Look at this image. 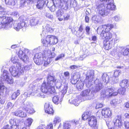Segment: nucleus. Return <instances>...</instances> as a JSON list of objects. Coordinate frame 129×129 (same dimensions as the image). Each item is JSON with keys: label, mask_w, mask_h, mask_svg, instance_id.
<instances>
[{"label": "nucleus", "mask_w": 129, "mask_h": 129, "mask_svg": "<svg viewBox=\"0 0 129 129\" xmlns=\"http://www.w3.org/2000/svg\"><path fill=\"white\" fill-rule=\"evenodd\" d=\"M46 0H37V4L36 5L37 8L40 10L43 9L46 4Z\"/></svg>", "instance_id": "22"}, {"label": "nucleus", "mask_w": 129, "mask_h": 129, "mask_svg": "<svg viewBox=\"0 0 129 129\" xmlns=\"http://www.w3.org/2000/svg\"><path fill=\"white\" fill-rule=\"evenodd\" d=\"M93 83L94 82H92V81H86V85L87 87H89L93 84Z\"/></svg>", "instance_id": "56"}, {"label": "nucleus", "mask_w": 129, "mask_h": 129, "mask_svg": "<svg viewBox=\"0 0 129 129\" xmlns=\"http://www.w3.org/2000/svg\"><path fill=\"white\" fill-rule=\"evenodd\" d=\"M92 20L98 22H99L102 20L101 17L99 15H94L92 17Z\"/></svg>", "instance_id": "36"}, {"label": "nucleus", "mask_w": 129, "mask_h": 129, "mask_svg": "<svg viewBox=\"0 0 129 129\" xmlns=\"http://www.w3.org/2000/svg\"><path fill=\"white\" fill-rule=\"evenodd\" d=\"M47 40L49 41L50 45L56 44L57 43L58 41L56 36L50 35L47 36Z\"/></svg>", "instance_id": "19"}, {"label": "nucleus", "mask_w": 129, "mask_h": 129, "mask_svg": "<svg viewBox=\"0 0 129 129\" xmlns=\"http://www.w3.org/2000/svg\"><path fill=\"white\" fill-rule=\"evenodd\" d=\"M90 92V90L89 89H87L83 91L81 94L83 96H85L86 98V99L87 100H90L92 99L94 97L93 94L91 93L89 95V94Z\"/></svg>", "instance_id": "15"}, {"label": "nucleus", "mask_w": 129, "mask_h": 129, "mask_svg": "<svg viewBox=\"0 0 129 129\" xmlns=\"http://www.w3.org/2000/svg\"><path fill=\"white\" fill-rule=\"evenodd\" d=\"M113 0H109L108 2L105 3V7L107 10H108L109 12L110 10H115L116 9V6L114 4Z\"/></svg>", "instance_id": "14"}, {"label": "nucleus", "mask_w": 129, "mask_h": 129, "mask_svg": "<svg viewBox=\"0 0 129 129\" xmlns=\"http://www.w3.org/2000/svg\"><path fill=\"white\" fill-rule=\"evenodd\" d=\"M18 55L20 58L23 60L24 62L26 63L29 60V58L28 56L23 53L21 50L19 51Z\"/></svg>", "instance_id": "20"}, {"label": "nucleus", "mask_w": 129, "mask_h": 129, "mask_svg": "<svg viewBox=\"0 0 129 129\" xmlns=\"http://www.w3.org/2000/svg\"><path fill=\"white\" fill-rule=\"evenodd\" d=\"M54 77L50 75L48 76L47 78V81H54Z\"/></svg>", "instance_id": "62"}, {"label": "nucleus", "mask_w": 129, "mask_h": 129, "mask_svg": "<svg viewBox=\"0 0 129 129\" xmlns=\"http://www.w3.org/2000/svg\"><path fill=\"white\" fill-rule=\"evenodd\" d=\"M20 21H14L12 23L13 18L10 17L0 16V25H1V28L5 29H9L13 27L17 31H19L20 29L24 26L25 23L24 20L20 21L21 17L19 19Z\"/></svg>", "instance_id": "1"}, {"label": "nucleus", "mask_w": 129, "mask_h": 129, "mask_svg": "<svg viewBox=\"0 0 129 129\" xmlns=\"http://www.w3.org/2000/svg\"><path fill=\"white\" fill-rule=\"evenodd\" d=\"M12 76L10 75L8 71L4 70L3 75L1 76L0 81H12Z\"/></svg>", "instance_id": "12"}, {"label": "nucleus", "mask_w": 129, "mask_h": 129, "mask_svg": "<svg viewBox=\"0 0 129 129\" xmlns=\"http://www.w3.org/2000/svg\"><path fill=\"white\" fill-rule=\"evenodd\" d=\"M40 19L38 18L33 17L30 20V25L31 26H35L39 24Z\"/></svg>", "instance_id": "25"}, {"label": "nucleus", "mask_w": 129, "mask_h": 129, "mask_svg": "<svg viewBox=\"0 0 129 129\" xmlns=\"http://www.w3.org/2000/svg\"><path fill=\"white\" fill-rule=\"evenodd\" d=\"M87 55V54H84L82 55L79 58V60H82L84 59L85 58Z\"/></svg>", "instance_id": "59"}, {"label": "nucleus", "mask_w": 129, "mask_h": 129, "mask_svg": "<svg viewBox=\"0 0 129 129\" xmlns=\"http://www.w3.org/2000/svg\"><path fill=\"white\" fill-rule=\"evenodd\" d=\"M30 3L29 2H28L27 0H21L20 1L19 8H21L28 5H29Z\"/></svg>", "instance_id": "27"}, {"label": "nucleus", "mask_w": 129, "mask_h": 129, "mask_svg": "<svg viewBox=\"0 0 129 129\" xmlns=\"http://www.w3.org/2000/svg\"><path fill=\"white\" fill-rule=\"evenodd\" d=\"M19 113L20 114H19L18 117H25L26 116V113H24V112L22 111L21 110H20Z\"/></svg>", "instance_id": "54"}, {"label": "nucleus", "mask_w": 129, "mask_h": 129, "mask_svg": "<svg viewBox=\"0 0 129 129\" xmlns=\"http://www.w3.org/2000/svg\"><path fill=\"white\" fill-rule=\"evenodd\" d=\"M54 29L50 25L47 24L43 26V31L41 34L42 37H44L48 33H51L53 31Z\"/></svg>", "instance_id": "11"}, {"label": "nucleus", "mask_w": 129, "mask_h": 129, "mask_svg": "<svg viewBox=\"0 0 129 129\" xmlns=\"http://www.w3.org/2000/svg\"><path fill=\"white\" fill-rule=\"evenodd\" d=\"M6 5L14 6L17 3V0H4Z\"/></svg>", "instance_id": "30"}, {"label": "nucleus", "mask_w": 129, "mask_h": 129, "mask_svg": "<svg viewBox=\"0 0 129 129\" xmlns=\"http://www.w3.org/2000/svg\"><path fill=\"white\" fill-rule=\"evenodd\" d=\"M128 81H122L120 83V86L122 88H125L128 85Z\"/></svg>", "instance_id": "42"}, {"label": "nucleus", "mask_w": 129, "mask_h": 129, "mask_svg": "<svg viewBox=\"0 0 129 129\" xmlns=\"http://www.w3.org/2000/svg\"><path fill=\"white\" fill-rule=\"evenodd\" d=\"M63 14V11L61 9L58 10L56 13L57 16L58 17H61Z\"/></svg>", "instance_id": "43"}, {"label": "nucleus", "mask_w": 129, "mask_h": 129, "mask_svg": "<svg viewBox=\"0 0 129 129\" xmlns=\"http://www.w3.org/2000/svg\"><path fill=\"white\" fill-rule=\"evenodd\" d=\"M70 3V0H57L56 4L57 7L61 8L64 5L67 6Z\"/></svg>", "instance_id": "16"}, {"label": "nucleus", "mask_w": 129, "mask_h": 129, "mask_svg": "<svg viewBox=\"0 0 129 129\" xmlns=\"http://www.w3.org/2000/svg\"><path fill=\"white\" fill-rule=\"evenodd\" d=\"M70 15L68 14H64L63 17L64 20H67L70 18Z\"/></svg>", "instance_id": "57"}, {"label": "nucleus", "mask_w": 129, "mask_h": 129, "mask_svg": "<svg viewBox=\"0 0 129 129\" xmlns=\"http://www.w3.org/2000/svg\"><path fill=\"white\" fill-rule=\"evenodd\" d=\"M68 86L67 85H66L64 86V87L61 91L59 92V96L58 95L55 96L52 99V101L53 102L56 104H58L59 102V96L61 98L60 99V102H61L62 100V98L64 96L67 91V89L68 88Z\"/></svg>", "instance_id": "7"}, {"label": "nucleus", "mask_w": 129, "mask_h": 129, "mask_svg": "<svg viewBox=\"0 0 129 129\" xmlns=\"http://www.w3.org/2000/svg\"><path fill=\"white\" fill-rule=\"evenodd\" d=\"M14 105L10 102H8L7 105V107L8 109H12L14 107Z\"/></svg>", "instance_id": "50"}, {"label": "nucleus", "mask_w": 129, "mask_h": 129, "mask_svg": "<svg viewBox=\"0 0 129 129\" xmlns=\"http://www.w3.org/2000/svg\"><path fill=\"white\" fill-rule=\"evenodd\" d=\"M60 118L57 116H55L54 118V123H55L57 122H59L60 121Z\"/></svg>", "instance_id": "51"}, {"label": "nucleus", "mask_w": 129, "mask_h": 129, "mask_svg": "<svg viewBox=\"0 0 129 129\" xmlns=\"http://www.w3.org/2000/svg\"><path fill=\"white\" fill-rule=\"evenodd\" d=\"M111 79V77L109 78L107 74L104 73L100 78H98V77L96 78V80L99 81L100 80L101 81H109V80H110Z\"/></svg>", "instance_id": "28"}, {"label": "nucleus", "mask_w": 129, "mask_h": 129, "mask_svg": "<svg viewBox=\"0 0 129 129\" xmlns=\"http://www.w3.org/2000/svg\"><path fill=\"white\" fill-rule=\"evenodd\" d=\"M17 120L15 119H11L9 120V122L11 124L13 125H15L17 124V123H16V121Z\"/></svg>", "instance_id": "53"}, {"label": "nucleus", "mask_w": 129, "mask_h": 129, "mask_svg": "<svg viewBox=\"0 0 129 129\" xmlns=\"http://www.w3.org/2000/svg\"><path fill=\"white\" fill-rule=\"evenodd\" d=\"M56 56L54 52L45 51L43 53L41 52L36 54L34 57V60L37 65L43 64L45 66H47L50 64L52 60V59Z\"/></svg>", "instance_id": "2"}, {"label": "nucleus", "mask_w": 129, "mask_h": 129, "mask_svg": "<svg viewBox=\"0 0 129 129\" xmlns=\"http://www.w3.org/2000/svg\"><path fill=\"white\" fill-rule=\"evenodd\" d=\"M35 85L33 84H30L29 86L27 89V92H25L24 94L21 95V96L23 98V100H24L26 99L28 97L30 96V95H35V96H38V93H40L41 91L40 89H38L35 90Z\"/></svg>", "instance_id": "4"}, {"label": "nucleus", "mask_w": 129, "mask_h": 129, "mask_svg": "<svg viewBox=\"0 0 129 129\" xmlns=\"http://www.w3.org/2000/svg\"><path fill=\"white\" fill-rule=\"evenodd\" d=\"M9 129H19V125L18 124L12 125L9 127Z\"/></svg>", "instance_id": "55"}, {"label": "nucleus", "mask_w": 129, "mask_h": 129, "mask_svg": "<svg viewBox=\"0 0 129 129\" xmlns=\"http://www.w3.org/2000/svg\"><path fill=\"white\" fill-rule=\"evenodd\" d=\"M45 16L47 17L49 19H52L53 18V15L49 13H46L45 14Z\"/></svg>", "instance_id": "58"}, {"label": "nucleus", "mask_w": 129, "mask_h": 129, "mask_svg": "<svg viewBox=\"0 0 129 129\" xmlns=\"http://www.w3.org/2000/svg\"><path fill=\"white\" fill-rule=\"evenodd\" d=\"M80 76L79 75H77L75 74L72 76V80L74 81H79V79Z\"/></svg>", "instance_id": "45"}, {"label": "nucleus", "mask_w": 129, "mask_h": 129, "mask_svg": "<svg viewBox=\"0 0 129 129\" xmlns=\"http://www.w3.org/2000/svg\"><path fill=\"white\" fill-rule=\"evenodd\" d=\"M86 80L88 81H93L94 78V73L93 70H89L86 75Z\"/></svg>", "instance_id": "21"}, {"label": "nucleus", "mask_w": 129, "mask_h": 129, "mask_svg": "<svg viewBox=\"0 0 129 129\" xmlns=\"http://www.w3.org/2000/svg\"><path fill=\"white\" fill-rule=\"evenodd\" d=\"M84 81H77L76 87L79 90L82 89L83 88Z\"/></svg>", "instance_id": "33"}, {"label": "nucleus", "mask_w": 129, "mask_h": 129, "mask_svg": "<svg viewBox=\"0 0 129 129\" xmlns=\"http://www.w3.org/2000/svg\"><path fill=\"white\" fill-rule=\"evenodd\" d=\"M110 103L114 106H115L117 104V101L116 100L114 99L111 101Z\"/></svg>", "instance_id": "64"}, {"label": "nucleus", "mask_w": 129, "mask_h": 129, "mask_svg": "<svg viewBox=\"0 0 129 129\" xmlns=\"http://www.w3.org/2000/svg\"><path fill=\"white\" fill-rule=\"evenodd\" d=\"M42 84L41 87L42 91L40 93H38V96L39 97L44 98L45 96L44 93H47L48 94H55V91L54 86L55 85L57 88L59 89L61 87V83L58 81H45Z\"/></svg>", "instance_id": "3"}, {"label": "nucleus", "mask_w": 129, "mask_h": 129, "mask_svg": "<svg viewBox=\"0 0 129 129\" xmlns=\"http://www.w3.org/2000/svg\"><path fill=\"white\" fill-rule=\"evenodd\" d=\"M63 129H73L71 124L67 122H63Z\"/></svg>", "instance_id": "35"}, {"label": "nucleus", "mask_w": 129, "mask_h": 129, "mask_svg": "<svg viewBox=\"0 0 129 129\" xmlns=\"http://www.w3.org/2000/svg\"><path fill=\"white\" fill-rule=\"evenodd\" d=\"M114 27V25L113 24H110L100 26L98 28L97 31L99 34H100L103 31L107 33L108 32Z\"/></svg>", "instance_id": "10"}, {"label": "nucleus", "mask_w": 129, "mask_h": 129, "mask_svg": "<svg viewBox=\"0 0 129 129\" xmlns=\"http://www.w3.org/2000/svg\"><path fill=\"white\" fill-rule=\"evenodd\" d=\"M88 123L91 127H94L97 124V120L95 117L91 116L88 118Z\"/></svg>", "instance_id": "18"}, {"label": "nucleus", "mask_w": 129, "mask_h": 129, "mask_svg": "<svg viewBox=\"0 0 129 129\" xmlns=\"http://www.w3.org/2000/svg\"><path fill=\"white\" fill-rule=\"evenodd\" d=\"M47 36L46 37V39H42V42L44 46L45 47L49 45V41L47 40Z\"/></svg>", "instance_id": "39"}, {"label": "nucleus", "mask_w": 129, "mask_h": 129, "mask_svg": "<svg viewBox=\"0 0 129 129\" xmlns=\"http://www.w3.org/2000/svg\"><path fill=\"white\" fill-rule=\"evenodd\" d=\"M101 114L105 118L110 117L112 115L111 112L109 108H105L103 109L101 111Z\"/></svg>", "instance_id": "17"}, {"label": "nucleus", "mask_w": 129, "mask_h": 129, "mask_svg": "<svg viewBox=\"0 0 129 129\" xmlns=\"http://www.w3.org/2000/svg\"><path fill=\"white\" fill-rule=\"evenodd\" d=\"M7 12L6 10L4 8L0 6V15H5L7 14Z\"/></svg>", "instance_id": "38"}, {"label": "nucleus", "mask_w": 129, "mask_h": 129, "mask_svg": "<svg viewBox=\"0 0 129 129\" xmlns=\"http://www.w3.org/2000/svg\"><path fill=\"white\" fill-rule=\"evenodd\" d=\"M114 125L116 126H118L120 128L122 127V122L119 119H116L113 120Z\"/></svg>", "instance_id": "34"}, {"label": "nucleus", "mask_w": 129, "mask_h": 129, "mask_svg": "<svg viewBox=\"0 0 129 129\" xmlns=\"http://www.w3.org/2000/svg\"><path fill=\"white\" fill-rule=\"evenodd\" d=\"M46 129H53V125L52 123H49L46 127Z\"/></svg>", "instance_id": "61"}, {"label": "nucleus", "mask_w": 129, "mask_h": 129, "mask_svg": "<svg viewBox=\"0 0 129 129\" xmlns=\"http://www.w3.org/2000/svg\"><path fill=\"white\" fill-rule=\"evenodd\" d=\"M9 70L11 75L14 77L16 76H19L22 74L24 72L23 68L21 67L20 63H17L16 64V68L14 66L11 67Z\"/></svg>", "instance_id": "6"}, {"label": "nucleus", "mask_w": 129, "mask_h": 129, "mask_svg": "<svg viewBox=\"0 0 129 129\" xmlns=\"http://www.w3.org/2000/svg\"><path fill=\"white\" fill-rule=\"evenodd\" d=\"M11 60L14 63H17L16 64H17V63H20L18 62V59L16 57H15L14 58H12L11 59Z\"/></svg>", "instance_id": "49"}, {"label": "nucleus", "mask_w": 129, "mask_h": 129, "mask_svg": "<svg viewBox=\"0 0 129 129\" xmlns=\"http://www.w3.org/2000/svg\"><path fill=\"white\" fill-rule=\"evenodd\" d=\"M83 29V28L82 25H80V27L78 30V31H79L80 32V33L78 34V33H77V34L78 37H81L82 38H83V37L82 36V35H81V33Z\"/></svg>", "instance_id": "46"}, {"label": "nucleus", "mask_w": 129, "mask_h": 129, "mask_svg": "<svg viewBox=\"0 0 129 129\" xmlns=\"http://www.w3.org/2000/svg\"><path fill=\"white\" fill-rule=\"evenodd\" d=\"M125 91V88H121L118 90V93L119 94L122 95L124 94Z\"/></svg>", "instance_id": "44"}, {"label": "nucleus", "mask_w": 129, "mask_h": 129, "mask_svg": "<svg viewBox=\"0 0 129 129\" xmlns=\"http://www.w3.org/2000/svg\"><path fill=\"white\" fill-rule=\"evenodd\" d=\"M118 54L124 56H129V46L120 47L119 48L118 51Z\"/></svg>", "instance_id": "13"}, {"label": "nucleus", "mask_w": 129, "mask_h": 129, "mask_svg": "<svg viewBox=\"0 0 129 129\" xmlns=\"http://www.w3.org/2000/svg\"><path fill=\"white\" fill-rule=\"evenodd\" d=\"M6 89V88L5 87L4 84L2 83V81H0V92L3 93Z\"/></svg>", "instance_id": "40"}, {"label": "nucleus", "mask_w": 129, "mask_h": 129, "mask_svg": "<svg viewBox=\"0 0 129 129\" xmlns=\"http://www.w3.org/2000/svg\"><path fill=\"white\" fill-rule=\"evenodd\" d=\"M114 20L115 21L118 22L121 20V18L119 16L116 15L113 17Z\"/></svg>", "instance_id": "52"}, {"label": "nucleus", "mask_w": 129, "mask_h": 129, "mask_svg": "<svg viewBox=\"0 0 129 129\" xmlns=\"http://www.w3.org/2000/svg\"><path fill=\"white\" fill-rule=\"evenodd\" d=\"M20 90H18L17 91L14 93L12 95V99H15L20 94Z\"/></svg>", "instance_id": "41"}, {"label": "nucleus", "mask_w": 129, "mask_h": 129, "mask_svg": "<svg viewBox=\"0 0 129 129\" xmlns=\"http://www.w3.org/2000/svg\"><path fill=\"white\" fill-rule=\"evenodd\" d=\"M121 71L119 70H116L115 71L114 73V76L112 77H111V79L110 80H118L117 77L120 74Z\"/></svg>", "instance_id": "32"}, {"label": "nucleus", "mask_w": 129, "mask_h": 129, "mask_svg": "<svg viewBox=\"0 0 129 129\" xmlns=\"http://www.w3.org/2000/svg\"><path fill=\"white\" fill-rule=\"evenodd\" d=\"M64 57V54H61L58 56L55 59V60L57 61L63 58Z\"/></svg>", "instance_id": "48"}, {"label": "nucleus", "mask_w": 129, "mask_h": 129, "mask_svg": "<svg viewBox=\"0 0 129 129\" xmlns=\"http://www.w3.org/2000/svg\"><path fill=\"white\" fill-rule=\"evenodd\" d=\"M101 37H102L103 39H105L107 41L105 43H104V45L108 49H111L112 47L113 44L112 39L109 40L112 38V34L109 32L106 33L103 31L100 34Z\"/></svg>", "instance_id": "5"}, {"label": "nucleus", "mask_w": 129, "mask_h": 129, "mask_svg": "<svg viewBox=\"0 0 129 129\" xmlns=\"http://www.w3.org/2000/svg\"><path fill=\"white\" fill-rule=\"evenodd\" d=\"M32 105L29 102H25L23 103L22 106V108L23 110L25 111H28L32 107Z\"/></svg>", "instance_id": "24"}, {"label": "nucleus", "mask_w": 129, "mask_h": 129, "mask_svg": "<svg viewBox=\"0 0 129 129\" xmlns=\"http://www.w3.org/2000/svg\"><path fill=\"white\" fill-rule=\"evenodd\" d=\"M94 83H98V84H96L95 86V88L93 90L95 92H96L99 91L103 87V86L101 81H94Z\"/></svg>", "instance_id": "26"}, {"label": "nucleus", "mask_w": 129, "mask_h": 129, "mask_svg": "<svg viewBox=\"0 0 129 129\" xmlns=\"http://www.w3.org/2000/svg\"><path fill=\"white\" fill-rule=\"evenodd\" d=\"M31 64L27 65L24 67V69L25 70H29L31 68Z\"/></svg>", "instance_id": "60"}, {"label": "nucleus", "mask_w": 129, "mask_h": 129, "mask_svg": "<svg viewBox=\"0 0 129 129\" xmlns=\"http://www.w3.org/2000/svg\"><path fill=\"white\" fill-rule=\"evenodd\" d=\"M47 5V7L49 8L52 6H53L54 5V3L53 2V1H50V2L48 1L47 3L46 4Z\"/></svg>", "instance_id": "47"}, {"label": "nucleus", "mask_w": 129, "mask_h": 129, "mask_svg": "<svg viewBox=\"0 0 129 129\" xmlns=\"http://www.w3.org/2000/svg\"><path fill=\"white\" fill-rule=\"evenodd\" d=\"M33 121V119L31 118H27L24 122L25 126L27 127H29L31 125Z\"/></svg>", "instance_id": "31"}, {"label": "nucleus", "mask_w": 129, "mask_h": 129, "mask_svg": "<svg viewBox=\"0 0 129 129\" xmlns=\"http://www.w3.org/2000/svg\"><path fill=\"white\" fill-rule=\"evenodd\" d=\"M90 114H89V112H85L82 115V119L84 120L88 119V118L90 117Z\"/></svg>", "instance_id": "37"}, {"label": "nucleus", "mask_w": 129, "mask_h": 129, "mask_svg": "<svg viewBox=\"0 0 129 129\" xmlns=\"http://www.w3.org/2000/svg\"><path fill=\"white\" fill-rule=\"evenodd\" d=\"M96 9L97 10L98 13L103 17L107 16L109 12L108 10L105 6V5L101 3L97 5Z\"/></svg>", "instance_id": "9"}, {"label": "nucleus", "mask_w": 129, "mask_h": 129, "mask_svg": "<svg viewBox=\"0 0 129 129\" xmlns=\"http://www.w3.org/2000/svg\"><path fill=\"white\" fill-rule=\"evenodd\" d=\"M69 102L71 104H74L75 106H78L80 103L78 96H77L73 100H69Z\"/></svg>", "instance_id": "29"}, {"label": "nucleus", "mask_w": 129, "mask_h": 129, "mask_svg": "<svg viewBox=\"0 0 129 129\" xmlns=\"http://www.w3.org/2000/svg\"><path fill=\"white\" fill-rule=\"evenodd\" d=\"M118 94L116 90L113 88H108L106 89L102 90L101 93V95L102 97L104 98L106 97L116 95Z\"/></svg>", "instance_id": "8"}, {"label": "nucleus", "mask_w": 129, "mask_h": 129, "mask_svg": "<svg viewBox=\"0 0 129 129\" xmlns=\"http://www.w3.org/2000/svg\"><path fill=\"white\" fill-rule=\"evenodd\" d=\"M45 112L49 114H53L54 111L52 108L50 106L49 104L46 103L44 106Z\"/></svg>", "instance_id": "23"}, {"label": "nucleus", "mask_w": 129, "mask_h": 129, "mask_svg": "<svg viewBox=\"0 0 129 129\" xmlns=\"http://www.w3.org/2000/svg\"><path fill=\"white\" fill-rule=\"evenodd\" d=\"M49 9L51 11L54 12L55 10V6L54 5H53V6H52L51 7L49 8Z\"/></svg>", "instance_id": "63"}]
</instances>
